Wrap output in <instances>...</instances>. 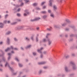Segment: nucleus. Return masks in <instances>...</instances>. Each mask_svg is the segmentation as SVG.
<instances>
[{
    "label": "nucleus",
    "instance_id": "obj_1",
    "mask_svg": "<svg viewBox=\"0 0 77 77\" xmlns=\"http://www.w3.org/2000/svg\"><path fill=\"white\" fill-rule=\"evenodd\" d=\"M53 2V0H50V1H49V6H52V2Z\"/></svg>",
    "mask_w": 77,
    "mask_h": 77
},
{
    "label": "nucleus",
    "instance_id": "obj_2",
    "mask_svg": "<svg viewBox=\"0 0 77 77\" xmlns=\"http://www.w3.org/2000/svg\"><path fill=\"white\" fill-rule=\"evenodd\" d=\"M7 66H8L9 69H10L11 70H12L11 68L10 67L8 64V63H7V62H6V64L5 65V67H6Z\"/></svg>",
    "mask_w": 77,
    "mask_h": 77
},
{
    "label": "nucleus",
    "instance_id": "obj_3",
    "mask_svg": "<svg viewBox=\"0 0 77 77\" xmlns=\"http://www.w3.org/2000/svg\"><path fill=\"white\" fill-rule=\"evenodd\" d=\"M46 62H45V61H44L43 62H39L38 63V65H42V64H45L46 63Z\"/></svg>",
    "mask_w": 77,
    "mask_h": 77
},
{
    "label": "nucleus",
    "instance_id": "obj_4",
    "mask_svg": "<svg viewBox=\"0 0 77 77\" xmlns=\"http://www.w3.org/2000/svg\"><path fill=\"white\" fill-rule=\"evenodd\" d=\"M43 49V48H41L40 50H38V52H39L40 53H42V52L41 51V50H42Z\"/></svg>",
    "mask_w": 77,
    "mask_h": 77
},
{
    "label": "nucleus",
    "instance_id": "obj_5",
    "mask_svg": "<svg viewBox=\"0 0 77 77\" xmlns=\"http://www.w3.org/2000/svg\"><path fill=\"white\" fill-rule=\"evenodd\" d=\"M40 19H41V18H40L37 17V18H36L34 20H31V21H35V20H38Z\"/></svg>",
    "mask_w": 77,
    "mask_h": 77
},
{
    "label": "nucleus",
    "instance_id": "obj_6",
    "mask_svg": "<svg viewBox=\"0 0 77 77\" xmlns=\"http://www.w3.org/2000/svg\"><path fill=\"white\" fill-rule=\"evenodd\" d=\"M66 25H67V22H65L62 24V26H66Z\"/></svg>",
    "mask_w": 77,
    "mask_h": 77
},
{
    "label": "nucleus",
    "instance_id": "obj_7",
    "mask_svg": "<svg viewBox=\"0 0 77 77\" xmlns=\"http://www.w3.org/2000/svg\"><path fill=\"white\" fill-rule=\"evenodd\" d=\"M47 40L48 42V45H50L51 44V41H50V39L49 38L47 39Z\"/></svg>",
    "mask_w": 77,
    "mask_h": 77
},
{
    "label": "nucleus",
    "instance_id": "obj_8",
    "mask_svg": "<svg viewBox=\"0 0 77 77\" xmlns=\"http://www.w3.org/2000/svg\"><path fill=\"white\" fill-rule=\"evenodd\" d=\"M54 9L55 11L56 10H57V7L56 6V5H54Z\"/></svg>",
    "mask_w": 77,
    "mask_h": 77
},
{
    "label": "nucleus",
    "instance_id": "obj_9",
    "mask_svg": "<svg viewBox=\"0 0 77 77\" xmlns=\"http://www.w3.org/2000/svg\"><path fill=\"white\" fill-rule=\"evenodd\" d=\"M0 27L1 28H2L3 27L4 25L2 23H0Z\"/></svg>",
    "mask_w": 77,
    "mask_h": 77
},
{
    "label": "nucleus",
    "instance_id": "obj_10",
    "mask_svg": "<svg viewBox=\"0 0 77 77\" xmlns=\"http://www.w3.org/2000/svg\"><path fill=\"white\" fill-rule=\"evenodd\" d=\"M11 48L12 49H14L15 50H17L18 49H17V48H13V47L12 46H11Z\"/></svg>",
    "mask_w": 77,
    "mask_h": 77
},
{
    "label": "nucleus",
    "instance_id": "obj_11",
    "mask_svg": "<svg viewBox=\"0 0 77 77\" xmlns=\"http://www.w3.org/2000/svg\"><path fill=\"white\" fill-rule=\"evenodd\" d=\"M64 0H57V1L60 2H62L63 1H64Z\"/></svg>",
    "mask_w": 77,
    "mask_h": 77
},
{
    "label": "nucleus",
    "instance_id": "obj_12",
    "mask_svg": "<svg viewBox=\"0 0 77 77\" xmlns=\"http://www.w3.org/2000/svg\"><path fill=\"white\" fill-rule=\"evenodd\" d=\"M51 16L52 18H54V15L53 14H51Z\"/></svg>",
    "mask_w": 77,
    "mask_h": 77
},
{
    "label": "nucleus",
    "instance_id": "obj_13",
    "mask_svg": "<svg viewBox=\"0 0 77 77\" xmlns=\"http://www.w3.org/2000/svg\"><path fill=\"white\" fill-rule=\"evenodd\" d=\"M11 55V54L10 53L8 54V55H9V57H8V60L10 59L11 58V57H10V55Z\"/></svg>",
    "mask_w": 77,
    "mask_h": 77
},
{
    "label": "nucleus",
    "instance_id": "obj_14",
    "mask_svg": "<svg viewBox=\"0 0 77 77\" xmlns=\"http://www.w3.org/2000/svg\"><path fill=\"white\" fill-rule=\"evenodd\" d=\"M10 50V48H7V49L6 50H5V51L6 52H7L8 51H9Z\"/></svg>",
    "mask_w": 77,
    "mask_h": 77
},
{
    "label": "nucleus",
    "instance_id": "obj_15",
    "mask_svg": "<svg viewBox=\"0 0 77 77\" xmlns=\"http://www.w3.org/2000/svg\"><path fill=\"white\" fill-rule=\"evenodd\" d=\"M66 22H69V20L68 19H66Z\"/></svg>",
    "mask_w": 77,
    "mask_h": 77
},
{
    "label": "nucleus",
    "instance_id": "obj_16",
    "mask_svg": "<svg viewBox=\"0 0 77 77\" xmlns=\"http://www.w3.org/2000/svg\"><path fill=\"white\" fill-rule=\"evenodd\" d=\"M65 69L66 71V72L68 71V68H67V67H66Z\"/></svg>",
    "mask_w": 77,
    "mask_h": 77
},
{
    "label": "nucleus",
    "instance_id": "obj_17",
    "mask_svg": "<svg viewBox=\"0 0 77 77\" xmlns=\"http://www.w3.org/2000/svg\"><path fill=\"white\" fill-rule=\"evenodd\" d=\"M37 5V4L36 3H35L33 4V6H35Z\"/></svg>",
    "mask_w": 77,
    "mask_h": 77
},
{
    "label": "nucleus",
    "instance_id": "obj_18",
    "mask_svg": "<svg viewBox=\"0 0 77 77\" xmlns=\"http://www.w3.org/2000/svg\"><path fill=\"white\" fill-rule=\"evenodd\" d=\"M11 33V32L9 31L8 32H7L6 34V35H8L10 34Z\"/></svg>",
    "mask_w": 77,
    "mask_h": 77
},
{
    "label": "nucleus",
    "instance_id": "obj_19",
    "mask_svg": "<svg viewBox=\"0 0 77 77\" xmlns=\"http://www.w3.org/2000/svg\"><path fill=\"white\" fill-rule=\"evenodd\" d=\"M25 1V2L26 3H27L29 2V1H28V0H24Z\"/></svg>",
    "mask_w": 77,
    "mask_h": 77
},
{
    "label": "nucleus",
    "instance_id": "obj_20",
    "mask_svg": "<svg viewBox=\"0 0 77 77\" xmlns=\"http://www.w3.org/2000/svg\"><path fill=\"white\" fill-rule=\"evenodd\" d=\"M47 29L48 30H49V31H50V30H51L52 29L51 28V29H50V28H47Z\"/></svg>",
    "mask_w": 77,
    "mask_h": 77
},
{
    "label": "nucleus",
    "instance_id": "obj_21",
    "mask_svg": "<svg viewBox=\"0 0 77 77\" xmlns=\"http://www.w3.org/2000/svg\"><path fill=\"white\" fill-rule=\"evenodd\" d=\"M31 47V45H29L26 48H30Z\"/></svg>",
    "mask_w": 77,
    "mask_h": 77
},
{
    "label": "nucleus",
    "instance_id": "obj_22",
    "mask_svg": "<svg viewBox=\"0 0 77 77\" xmlns=\"http://www.w3.org/2000/svg\"><path fill=\"white\" fill-rule=\"evenodd\" d=\"M42 14H45V13H46V11H42Z\"/></svg>",
    "mask_w": 77,
    "mask_h": 77
},
{
    "label": "nucleus",
    "instance_id": "obj_23",
    "mask_svg": "<svg viewBox=\"0 0 77 77\" xmlns=\"http://www.w3.org/2000/svg\"><path fill=\"white\" fill-rule=\"evenodd\" d=\"M17 16H18V17H20V14H17Z\"/></svg>",
    "mask_w": 77,
    "mask_h": 77
},
{
    "label": "nucleus",
    "instance_id": "obj_24",
    "mask_svg": "<svg viewBox=\"0 0 77 77\" xmlns=\"http://www.w3.org/2000/svg\"><path fill=\"white\" fill-rule=\"evenodd\" d=\"M19 65L20 67H22V65L21 64L19 63Z\"/></svg>",
    "mask_w": 77,
    "mask_h": 77
},
{
    "label": "nucleus",
    "instance_id": "obj_25",
    "mask_svg": "<svg viewBox=\"0 0 77 77\" xmlns=\"http://www.w3.org/2000/svg\"><path fill=\"white\" fill-rule=\"evenodd\" d=\"M9 38H8V41H7V43L8 44H9Z\"/></svg>",
    "mask_w": 77,
    "mask_h": 77
},
{
    "label": "nucleus",
    "instance_id": "obj_26",
    "mask_svg": "<svg viewBox=\"0 0 77 77\" xmlns=\"http://www.w3.org/2000/svg\"><path fill=\"white\" fill-rule=\"evenodd\" d=\"M46 17H47V16H43V18H44V19H45V18H46Z\"/></svg>",
    "mask_w": 77,
    "mask_h": 77
},
{
    "label": "nucleus",
    "instance_id": "obj_27",
    "mask_svg": "<svg viewBox=\"0 0 77 77\" xmlns=\"http://www.w3.org/2000/svg\"><path fill=\"white\" fill-rule=\"evenodd\" d=\"M45 2H43L42 3L41 5H43L44 4V3H45Z\"/></svg>",
    "mask_w": 77,
    "mask_h": 77
},
{
    "label": "nucleus",
    "instance_id": "obj_28",
    "mask_svg": "<svg viewBox=\"0 0 77 77\" xmlns=\"http://www.w3.org/2000/svg\"><path fill=\"white\" fill-rule=\"evenodd\" d=\"M26 40L27 41L29 40V38H28L27 37H26Z\"/></svg>",
    "mask_w": 77,
    "mask_h": 77
},
{
    "label": "nucleus",
    "instance_id": "obj_29",
    "mask_svg": "<svg viewBox=\"0 0 77 77\" xmlns=\"http://www.w3.org/2000/svg\"><path fill=\"white\" fill-rule=\"evenodd\" d=\"M36 10H40V8H38V7H37V8H36Z\"/></svg>",
    "mask_w": 77,
    "mask_h": 77
},
{
    "label": "nucleus",
    "instance_id": "obj_30",
    "mask_svg": "<svg viewBox=\"0 0 77 77\" xmlns=\"http://www.w3.org/2000/svg\"><path fill=\"white\" fill-rule=\"evenodd\" d=\"M15 60H17V61H19V60L17 58H15Z\"/></svg>",
    "mask_w": 77,
    "mask_h": 77
},
{
    "label": "nucleus",
    "instance_id": "obj_31",
    "mask_svg": "<svg viewBox=\"0 0 77 77\" xmlns=\"http://www.w3.org/2000/svg\"><path fill=\"white\" fill-rule=\"evenodd\" d=\"M73 69H75V65L73 66Z\"/></svg>",
    "mask_w": 77,
    "mask_h": 77
},
{
    "label": "nucleus",
    "instance_id": "obj_32",
    "mask_svg": "<svg viewBox=\"0 0 77 77\" xmlns=\"http://www.w3.org/2000/svg\"><path fill=\"white\" fill-rule=\"evenodd\" d=\"M43 42H46V41H46V40H45V39H43Z\"/></svg>",
    "mask_w": 77,
    "mask_h": 77
},
{
    "label": "nucleus",
    "instance_id": "obj_33",
    "mask_svg": "<svg viewBox=\"0 0 77 77\" xmlns=\"http://www.w3.org/2000/svg\"><path fill=\"white\" fill-rule=\"evenodd\" d=\"M33 54L34 55H35L36 54L35 52H33Z\"/></svg>",
    "mask_w": 77,
    "mask_h": 77
},
{
    "label": "nucleus",
    "instance_id": "obj_34",
    "mask_svg": "<svg viewBox=\"0 0 77 77\" xmlns=\"http://www.w3.org/2000/svg\"><path fill=\"white\" fill-rule=\"evenodd\" d=\"M14 39L15 41H16L17 40V39L16 38H14Z\"/></svg>",
    "mask_w": 77,
    "mask_h": 77
},
{
    "label": "nucleus",
    "instance_id": "obj_35",
    "mask_svg": "<svg viewBox=\"0 0 77 77\" xmlns=\"http://www.w3.org/2000/svg\"><path fill=\"white\" fill-rule=\"evenodd\" d=\"M48 11V12H49V13H51V10H49Z\"/></svg>",
    "mask_w": 77,
    "mask_h": 77
},
{
    "label": "nucleus",
    "instance_id": "obj_36",
    "mask_svg": "<svg viewBox=\"0 0 77 77\" xmlns=\"http://www.w3.org/2000/svg\"><path fill=\"white\" fill-rule=\"evenodd\" d=\"M45 8H46V7L45 6H44L43 7V9H45Z\"/></svg>",
    "mask_w": 77,
    "mask_h": 77
},
{
    "label": "nucleus",
    "instance_id": "obj_37",
    "mask_svg": "<svg viewBox=\"0 0 77 77\" xmlns=\"http://www.w3.org/2000/svg\"><path fill=\"white\" fill-rule=\"evenodd\" d=\"M70 63L71 64H72V65H74V63L72 62H71Z\"/></svg>",
    "mask_w": 77,
    "mask_h": 77
},
{
    "label": "nucleus",
    "instance_id": "obj_38",
    "mask_svg": "<svg viewBox=\"0 0 77 77\" xmlns=\"http://www.w3.org/2000/svg\"><path fill=\"white\" fill-rule=\"evenodd\" d=\"M8 16V15H6L5 16V18H6V17H7Z\"/></svg>",
    "mask_w": 77,
    "mask_h": 77
},
{
    "label": "nucleus",
    "instance_id": "obj_39",
    "mask_svg": "<svg viewBox=\"0 0 77 77\" xmlns=\"http://www.w3.org/2000/svg\"><path fill=\"white\" fill-rule=\"evenodd\" d=\"M54 27H55V28H57V26L55 25V26H54Z\"/></svg>",
    "mask_w": 77,
    "mask_h": 77
},
{
    "label": "nucleus",
    "instance_id": "obj_40",
    "mask_svg": "<svg viewBox=\"0 0 77 77\" xmlns=\"http://www.w3.org/2000/svg\"><path fill=\"white\" fill-rule=\"evenodd\" d=\"M20 8H19V9H18V10H17V11H20Z\"/></svg>",
    "mask_w": 77,
    "mask_h": 77
},
{
    "label": "nucleus",
    "instance_id": "obj_41",
    "mask_svg": "<svg viewBox=\"0 0 77 77\" xmlns=\"http://www.w3.org/2000/svg\"><path fill=\"white\" fill-rule=\"evenodd\" d=\"M69 57V56L68 55L67 56H66V58H68Z\"/></svg>",
    "mask_w": 77,
    "mask_h": 77
},
{
    "label": "nucleus",
    "instance_id": "obj_42",
    "mask_svg": "<svg viewBox=\"0 0 77 77\" xmlns=\"http://www.w3.org/2000/svg\"><path fill=\"white\" fill-rule=\"evenodd\" d=\"M27 15L26 14L24 13V16H26Z\"/></svg>",
    "mask_w": 77,
    "mask_h": 77
},
{
    "label": "nucleus",
    "instance_id": "obj_43",
    "mask_svg": "<svg viewBox=\"0 0 77 77\" xmlns=\"http://www.w3.org/2000/svg\"><path fill=\"white\" fill-rule=\"evenodd\" d=\"M16 22H15V23H12V25H14V24H16Z\"/></svg>",
    "mask_w": 77,
    "mask_h": 77
},
{
    "label": "nucleus",
    "instance_id": "obj_44",
    "mask_svg": "<svg viewBox=\"0 0 77 77\" xmlns=\"http://www.w3.org/2000/svg\"><path fill=\"white\" fill-rule=\"evenodd\" d=\"M47 68V67H44V69H46Z\"/></svg>",
    "mask_w": 77,
    "mask_h": 77
},
{
    "label": "nucleus",
    "instance_id": "obj_45",
    "mask_svg": "<svg viewBox=\"0 0 77 77\" xmlns=\"http://www.w3.org/2000/svg\"><path fill=\"white\" fill-rule=\"evenodd\" d=\"M66 31H68L69 30V29L68 28H66Z\"/></svg>",
    "mask_w": 77,
    "mask_h": 77
},
{
    "label": "nucleus",
    "instance_id": "obj_46",
    "mask_svg": "<svg viewBox=\"0 0 77 77\" xmlns=\"http://www.w3.org/2000/svg\"><path fill=\"white\" fill-rule=\"evenodd\" d=\"M2 44H3V42H0V44L1 45Z\"/></svg>",
    "mask_w": 77,
    "mask_h": 77
},
{
    "label": "nucleus",
    "instance_id": "obj_47",
    "mask_svg": "<svg viewBox=\"0 0 77 77\" xmlns=\"http://www.w3.org/2000/svg\"><path fill=\"white\" fill-rule=\"evenodd\" d=\"M36 42H38V38L37 37H36Z\"/></svg>",
    "mask_w": 77,
    "mask_h": 77
},
{
    "label": "nucleus",
    "instance_id": "obj_48",
    "mask_svg": "<svg viewBox=\"0 0 77 77\" xmlns=\"http://www.w3.org/2000/svg\"><path fill=\"white\" fill-rule=\"evenodd\" d=\"M41 72H42V71L41 70H40V71H39V73L40 74H41Z\"/></svg>",
    "mask_w": 77,
    "mask_h": 77
},
{
    "label": "nucleus",
    "instance_id": "obj_49",
    "mask_svg": "<svg viewBox=\"0 0 77 77\" xmlns=\"http://www.w3.org/2000/svg\"><path fill=\"white\" fill-rule=\"evenodd\" d=\"M7 23H10V21H8Z\"/></svg>",
    "mask_w": 77,
    "mask_h": 77
},
{
    "label": "nucleus",
    "instance_id": "obj_50",
    "mask_svg": "<svg viewBox=\"0 0 77 77\" xmlns=\"http://www.w3.org/2000/svg\"><path fill=\"white\" fill-rule=\"evenodd\" d=\"M23 3H22L21 5H20V6H22L23 5Z\"/></svg>",
    "mask_w": 77,
    "mask_h": 77
},
{
    "label": "nucleus",
    "instance_id": "obj_51",
    "mask_svg": "<svg viewBox=\"0 0 77 77\" xmlns=\"http://www.w3.org/2000/svg\"><path fill=\"white\" fill-rule=\"evenodd\" d=\"M41 58H42V55H41Z\"/></svg>",
    "mask_w": 77,
    "mask_h": 77
},
{
    "label": "nucleus",
    "instance_id": "obj_52",
    "mask_svg": "<svg viewBox=\"0 0 77 77\" xmlns=\"http://www.w3.org/2000/svg\"><path fill=\"white\" fill-rule=\"evenodd\" d=\"M19 29H21V26L19 27Z\"/></svg>",
    "mask_w": 77,
    "mask_h": 77
},
{
    "label": "nucleus",
    "instance_id": "obj_53",
    "mask_svg": "<svg viewBox=\"0 0 77 77\" xmlns=\"http://www.w3.org/2000/svg\"><path fill=\"white\" fill-rule=\"evenodd\" d=\"M14 75H16V73H14Z\"/></svg>",
    "mask_w": 77,
    "mask_h": 77
},
{
    "label": "nucleus",
    "instance_id": "obj_54",
    "mask_svg": "<svg viewBox=\"0 0 77 77\" xmlns=\"http://www.w3.org/2000/svg\"><path fill=\"white\" fill-rule=\"evenodd\" d=\"M75 56V54H72V56Z\"/></svg>",
    "mask_w": 77,
    "mask_h": 77
},
{
    "label": "nucleus",
    "instance_id": "obj_55",
    "mask_svg": "<svg viewBox=\"0 0 77 77\" xmlns=\"http://www.w3.org/2000/svg\"><path fill=\"white\" fill-rule=\"evenodd\" d=\"M21 21V20H18V21Z\"/></svg>",
    "mask_w": 77,
    "mask_h": 77
},
{
    "label": "nucleus",
    "instance_id": "obj_56",
    "mask_svg": "<svg viewBox=\"0 0 77 77\" xmlns=\"http://www.w3.org/2000/svg\"><path fill=\"white\" fill-rule=\"evenodd\" d=\"M21 48V49L22 50H23V48L22 47H21V48Z\"/></svg>",
    "mask_w": 77,
    "mask_h": 77
},
{
    "label": "nucleus",
    "instance_id": "obj_57",
    "mask_svg": "<svg viewBox=\"0 0 77 77\" xmlns=\"http://www.w3.org/2000/svg\"><path fill=\"white\" fill-rule=\"evenodd\" d=\"M31 39H32V40H33V37H31Z\"/></svg>",
    "mask_w": 77,
    "mask_h": 77
},
{
    "label": "nucleus",
    "instance_id": "obj_58",
    "mask_svg": "<svg viewBox=\"0 0 77 77\" xmlns=\"http://www.w3.org/2000/svg\"><path fill=\"white\" fill-rule=\"evenodd\" d=\"M46 53H47L46 52H44V54H45Z\"/></svg>",
    "mask_w": 77,
    "mask_h": 77
},
{
    "label": "nucleus",
    "instance_id": "obj_59",
    "mask_svg": "<svg viewBox=\"0 0 77 77\" xmlns=\"http://www.w3.org/2000/svg\"><path fill=\"white\" fill-rule=\"evenodd\" d=\"M4 22L5 23H6V20H5V21H4Z\"/></svg>",
    "mask_w": 77,
    "mask_h": 77
},
{
    "label": "nucleus",
    "instance_id": "obj_60",
    "mask_svg": "<svg viewBox=\"0 0 77 77\" xmlns=\"http://www.w3.org/2000/svg\"><path fill=\"white\" fill-rule=\"evenodd\" d=\"M50 35L49 34H47V36H48V35Z\"/></svg>",
    "mask_w": 77,
    "mask_h": 77
},
{
    "label": "nucleus",
    "instance_id": "obj_61",
    "mask_svg": "<svg viewBox=\"0 0 77 77\" xmlns=\"http://www.w3.org/2000/svg\"><path fill=\"white\" fill-rule=\"evenodd\" d=\"M11 53H14V52H13V51H12Z\"/></svg>",
    "mask_w": 77,
    "mask_h": 77
},
{
    "label": "nucleus",
    "instance_id": "obj_62",
    "mask_svg": "<svg viewBox=\"0 0 77 77\" xmlns=\"http://www.w3.org/2000/svg\"><path fill=\"white\" fill-rule=\"evenodd\" d=\"M0 70L1 71H2V69H0Z\"/></svg>",
    "mask_w": 77,
    "mask_h": 77
},
{
    "label": "nucleus",
    "instance_id": "obj_63",
    "mask_svg": "<svg viewBox=\"0 0 77 77\" xmlns=\"http://www.w3.org/2000/svg\"><path fill=\"white\" fill-rule=\"evenodd\" d=\"M38 29H39L38 27L37 28V29L38 30Z\"/></svg>",
    "mask_w": 77,
    "mask_h": 77
},
{
    "label": "nucleus",
    "instance_id": "obj_64",
    "mask_svg": "<svg viewBox=\"0 0 77 77\" xmlns=\"http://www.w3.org/2000/svg\"><path fill=\"white\" fill-rule=\"evenodd\" d=\"M0 66H1V67H2V65H1H1H0Z\"/></svg>",
    "mask_w": 77,
    "mask_h": 77
}]
</instances>
